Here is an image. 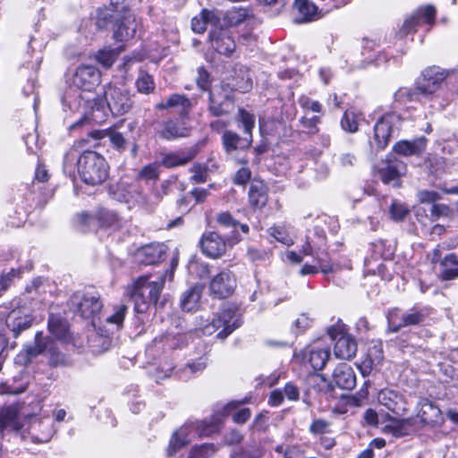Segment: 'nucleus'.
<instances>
[{
	"mask_svg": "<svg viewBox=\"0 0 458 458\" xmlns=\"http://www.w3.org/2000/svg\"><path fill=\"white\" fill-rule=\"evenodd\" d=\"M92 110V119H101L98 112H105L106 106L114 115H123L128 113L132 107V100L129 92L120 87L108 86L104 92V99L94 98L88 100Z\"/></svg>",
	"mask_w": 458,
	"mask_h": 458,
	"instance_id": "f03ea898",
	"label": "nucleus"
},
{
	"mask_svg": "<svg viewBox=\"0 0 458 458\" xmlns=\"http://www.w3.org/2000/svg\"><path fill=\"white\" fill-rule=\"evenodd\" d=\"M48 330L59 341L67 342L70 338L69 324L59 315H50Z\"/></svg>",
	"mask_w": 458,
	"mask_h": 458,
	"instance_id": "cd10ccee",
	"label": "nucleus"
},
{
	"mask_svg": "<svg viewBox=\"0 0 458 458\" xmlns=\"http://www.w3.org/2000/svg\"><path fill=\"white\" fill-rule=\"evenodd\" d=\"M126 311L127 306L121 304L115 309L114 313L106 318V321L108 323L115 324L117 327H121L123 322Z\"/></svg>",
	"mask_w": 458,
	"mask_h": 458,
	"instance_id": "13d9d810",
	"label": "nucleus"
},
{
	"mask_svg": "<svg viewBox=\"0 0 458 458\" xmlns=\"http://www.w3.org/2000/svg\"><path fill=\"white\" fill-rule=\"evenodd\" d=\"M185 119L168 120L163 123V128L158 131L159 137L165 140H174L189 135L190 128L186 125Z\"/></svg>",
	"mask_w": 458,
	"mask_h": 458,
	"instance_id": "393cba45",
	"label": "nucleus"
},
{
	"mask_svg": "<svg viewBox=\"0 0 458 458\" xmlns=\"http://www.w3.org/2000/svg\"><path fill=\"white\" fill-rule=\"evenodd\" d=\"M191 180L196 183L205 182L208 179L207 168L201 165H194L191 167Z\"/></svg>",
	"mask_w": 458,
	"mask_h": 458,
	"instance_id": "052dcab7",
	"label": "nucleus"
},
{
	"mask_svg": "<svg viewBox=\"0 0 458 458\" xmlns=\"http://www.w3.org/2000/svg\"><path fill=\"white\" fill-rule=\"evenodd\" d=\"M206 367L207 358L205 356H202L199 358L197 360L188 362L183 369V372H187L189 370L191 374H194L204 370Z\"/></svg>",
	"mask_w": 458,
	"mask_h": 458,
	"instance_id": "bf43d9fd",
	"label": "nucleus"
},
{
	"mask_svg": "<svg viewBox=\"0 0 458 458\" xmlns=\"http://www.w3.org/2000/svg\"><path fill=\"white\" fill-rule=\"evenodd\" d=\"M45 280L41 277H37L31 281L30 284H28L25 288V292L27 294H32V298L34 296H39L46 291L45 287Z\"/></svg>",
	"mask_w": 458,
	"mask_h": 458,
	"instance_id": "603ef678",
	"label": "nucleus"
},
{
	"mask_svg": "<svg viewBox=\"0 0 458 458\" xmlns=\"http://www.w3.org/2000/svg\"><path fill=\"white\" fill-rule=\"evenodd\" d=\"M330 356L327 348L310 347L304 351V359L309 361L313 369L321 370Z\"/></svg>",
	"mask_w": 458,
	"mask_h": 458,
	"instance_id": "bb28decb",
	"label": "nucleus"
},
{
	"mask_svg": "<svg viewBox=\"0 0 458 458\" xmlns=\"http://www.w3.org/2000/svg\"><path fill=\"white\" fill-rule=\"evenodd\" d=\"M98 220L102 226L106 227H116L119 224V218L117 215L110 210L101 208L98 212Z\"/></svg>",
	"mask_w": 458,
	"mask_h": 458,
	"instance_id": "a18cd8bd",
	"label": "nucleus"
},
{
	"mask_svg": "<svg viewBox=\"0 0 458 458\" xmlns=\"http://www.w3.org/2000/svg\"><path fill=\"white\" fill-rule=\"evenodd\" d=\"M333 380L342 389L351 390L356 386L355 373L352 368L346 363H340L335 369Z\"/></svg>",
	"mask_w": 458,
	"mask_h": 458,
	"instance_id": "5701e85b",
	"label": "nucleus"
},
{
	"mask_svg": "<svg viewBox=\"0 0 458 458\" xmlns=\"http://www.w3.org/2000/svg\"><path fill=\"white\" fill-rule=\"evenodd\" d=\"M360 115L352 110H347L341 120L342 128L348 132H356L359 129Z\"/></svg>",
	"mask_w": 458,
	"mask_h": 458,
	"instance_id": "a19ab883",
	"label": "nucleus"
},
{
	"mask_svg": "<svg viewBox=\"0 0 458 458\" xmlns=\"http://www.w3.org/2000/svg\"><path fill=\"white\" fill-rule=\"evenodd\" d=\"M228 240H224L217 233L209 232L204 233L200 240L202 252L209 258L217 259L225 253Z\"/></svg>",
	"mask_w": 458,
	"mask_h": 458,
	"instance_id": "4468645a",
	"label": "nucleus"
},
{
	"mask_svg": "<svg viewBox=\"0 0 458 458\" xmlns=\"http://www.w3.org/2000/svg\"><path fill=\"white\" fill-rule=\"evenodd\" d=\"M268 233L271 236H273L277 242L286 245L291 246L293 244V239L288 232L285 225H276L270 227L268 229Z\"/></svg>",
	"mask_w": 458,
	"mask_h": 458,
	"instance_id": "37998d69",
	"label": "nucleus"
},
{
	"mask_svg": "<svg viewBox=\"0 0 458 458\" xmlns=\"http://www.w3.org/2000/svg\"><path fill=\"white\" fill-rule=\"evenodd\" d=\"M301 122L303 127L310 129L311 132L318 131L317 124L319 123L318 116H313L311 118L303 117Z\"/></svg>",
	"mask_w": 458,
	"mask_h": 458,
	"instance_id": "774afa93",
	"label": "nucleus"
},
{
	"mask_svg": "<svg viewBox=\"0 0 458 458\" xmlns=\"http://www.w3.org/2000/svg\"><path fill=\"white\" fill-rule=\"evenodd\" d=\"M249 199L251 206L264 207L267 201V187L261 182H252L249 191Z\"/></svg>",
	"mask_w": 458,
	"mask_h": 458,
	"instance_id": "f704fd0d",
	"label": "nucleus"
},
{
	"mask_svg": "<svg viewBox=\"0 0 458 458\" xmlns=\"http://www.w3.org/2000/svg\"><path fill=\"white\" fill-rule=\"evenodd\" d=\"M6 428L15 431L21 428L18 421V409L15 406H8L0 411V430Z\"/></svg>",
	"mask_w": 458,
	"mask_h": 458,
	"instance_id": "2f4dec72",
	"label": "nucleus"
},
{
	"mask_svg": "<svg viewBox=\"0 0 458 458\" xmlns=\"http://www.w3.org/2000/svg\"><path fill=\"white\" fill-rule=\"evenodd\" d=\"M191 432V426L185 425L173 435L167 449L169 455L175 454L179 449L187 445L191 442V439L189 437Z\"/></svg>",
	"mask_w": 458,
	"mask_h": 458,
	"instance_id": "7c9ffc66",
	"label": "nucleus"
},
{
	"mask_svg": "<svg viewBox=\"0 0 458 458\" xmlns=\"http://www.w3.org/2000/svg\"><path fill=\"white\" fill-rule=\"evenodd\" d=\"M250 409L243 408V409L236 411L233 415V420L235 423L243 424V423H245L250 419Z\"/></svg>",
	"mask_w": 458,
	"mask_h": 458,
	"instance_id": "69168bd1",
	"label": "nucleus"
},
{
	"mask_svg": "<svg viewBox=\"0 0 458 458\" xmlns=\"http://www.w3.org/2000/svg\"><path fill=\"white\" fill-rule=\"evenodd\" d=\"M34 321L33 316L25 309L12 310L5 320L6 327L17 337L21 332L30 328Z\"/></svg>",
	"mask_w": 458,
	"mask_h": 458,
	"instance_id": "dca6fc26",
	"label": "nucleus"
},
{
	"mask_svg": "<svg viewBox=\"0 0 458 458\" xmlns=\"http://www.w3.org/2000/svg\"><path fill=\"white\" fill-rule=\"evenodd\" d=\"M330 338L335 342L334 352L336 358L350 360L357 353L355 339L347 333L346 327L343 323H337L328 328Z\"/></svg>",
	"mask_w": 458,
	"mask_h": 458,
	"instance_id": "0eeeda50",
	"label": "nucleus"
},
{
	"mask_svg": "<svg viewBox=\"0 0 458 458\" xmlns=\"http://www.w3.org/2000/svg\"><path fill=\"white\" fill-rule=\"evenodd\" d=\"M451 72L433 65L427 67L421 72L417 81V90L427 96L437 91L443 82L450 76Z\"/></svg>",
	"mask_w": 458,
	"mask_h": 458,
	"instance_id": "6e6552de",
	"label": "nucleus"
},
{
	"mask_svg": "<svg viewBox=\"0 0 458 458\" xmlns=\"http://www.w3.org/2000/svg\"><path fill=\"white\" fill-rule=\"evenodd\" d=\"M89 136L94 140H99L104 137H108L114 148L118 150H124L126 148V140L123 134L115 130L110 128L106 131H95L89 133Z\"/></svg>",
	"mask_w": 458,
	"mask_h": 458,
	"instance_id": "473e14b6",
	"label": "nucleus"
},
{
	"mask_svg": "<svg viewBox=\"0 0 458 458\" xmlns=\"http://www.w3.org/2000/svg\"><path fill=\"white\" fill-rule=\"evenodd\" d=\"M208 79L209 74L208 72L202 67H199L198 69V77L196 79L197 84L199 87L203 89L207 90L208 88Z\"/></svg>",
	"mask_w": 458,
	"mask_h": 458,
	"instance_id": "0e129e2a",
	"label": "nucleus"
},
{
	"mask_svg": "<svg viewBox=\"0 0 458 458\" xmlns=\"http://www.w3.org/2000/svg\"><path fill=\"white\" fill-rule=\"evenodd\" d=\"M428 140L420 137L413 140H400L394 145V151L402 156H420L426 149Z\"/></svg>",
	"mask_w": 458,
	"mask_h": 458,
	"instance_id": "b1692460",
	"label": "nucleus"
},
{
	"mask_svg": "<svg viewBox=\"0 0 458 458\" xmlns=\"http://www.w3.org/2000/svg\"><path fill=\"white\" fill-rule=\"evenodd\" d=\"M223 146L227 153L237 149L248 148L250 146L252 139H242L237 133L225 131L222 137Z\"/></svg>",
	"mask_w": 458,
	"mask_h": 458,
	"instance_id": "c85d7f7f",
	"label": "nucleus"
},
{
	"mask_svg": "<svg viewBox=\"0 0 458 458\" xmlns=\"http://www.w3.org/2000/svg\"><path fill=\"white\" fill-rule=\"evenodd\" d=\"M70 309L83 318H94L103 308L99 294L95 291H79L69 300Z\"/></svg>",
	"mask_w": 458,
	"mask_h": 458,
	"instance_id": "20e7f679",
	"label": "nucleus"
},
{
	"mask_svg": "<svg viewBox=\"0 0 458 458\" xmlns=\"http://www.w3.org/2000/svg\"><path fill=\"white\" fill-rule=\"evenodd\" d=\"M166 247L161 243H151L141 247L136 252L140 263L153 265L165 259Z\"/></svg>",
	"mask_w": 458,
	"mask_h": 458,
	"instance_id": "412c9836",
	"label": "nucleus"
},
{
	"mask_svg": "<svg viewBox=\"0 0 458 458\" xmlns=\"http://www.w3.org/2000/svg\"><path fill=\"white\" fill-rule=\"evenodd\" d=\"M436 10L433 6L428 5L423 8H420L414 14L404 21L400 34L404 37L413 31L416 26L421 22L433 23Z\"/></svg>",
	"mask_w": 458,
	"mask_h": 458,
	"instance_id": "a211bd4d",
	"label": "nucleus"
},
{
	"mask_svg": "<svg viewBox=\"0 0 458 458\" xmlns=\"http://www.w3.org/2000/svg\"><path fill=\"white\" fill-rule=\"evenodd\" d=\"M138 22L132 14H128L118 23L114 38L119 41H127L132 38L137 31Z\"/></svg>",
	"mask_w": 458,
	"mask_h": 458,
	"instance_id": "a878e982",
	"label": "nucleus"
},
{
	"mask_svg": "<svg viewBox=\"0 0 458 458\" xmlns=\"http://www.w3.org/2000/svg\"><path fill=\"white\" fill-rule=\"evenodd\" d=\"M330 422L322 419H317L310 426V432L313 435L328 433L330 430Z\"/></svg>",
	"mask_w": 458,
	"mask_h": 458,
	"instance_id": "5fc2aeb1",
	"label": "nucleus"
},
{
	"mask_svg": "<svg viewBox=\"0 0 458 458\" xmlns=\"http://www.w3.org/2000/svg\"><path fill=\"white\" fill-rule=\"evenodd\" d=\"M136 87L140 93L148 94L155 89V83L148 73L140 72L136 81Z\"/></svg>",
	"mask_w": 458,
	"mask_h": 458,
	"instance_id": "de8ad7c7",
	"label": "nucleus"
},
{
	"mask_svg": "<svg viewBox=\"0 0 458 458\" xmlns=\"http://www.w3.org/2000/svg\"><path fill=\"white\" fill-rule=\"evenodd\" d=\"M78 170L81 180L89 185L101 184L108 176L106 159L95 151H85L78 160Z\"/></svg>",
	"mask_w": 458,
	"mask_h": 458,
	"instance_id": "7ed1b4c3",
	"label": "nucleus"
},
{
	"mask_svg": "<svg viewBox=\"0 0 458 458\" xmlns=\"http://www.w3.org/2000/svg\"><path fill=\"white\" fill-rule=\"evenodd\" d=\"M201 290L199 286L191 287L187 290L181 300V306L186 311H192L197 308L200 299Z\"/></svg>",
	"mask_w": 458,
	"mask_h": 458,
	"instance_id": "4c0bfd02",
	"label": "nucleus"
},
{
	"mask_svg": "<svg viewBox=\"0 0 458 458\" xmlns=\"http://www.w3.org/2000/svg\"><path fill=\"white\" fill-rule=\"evenodd\" d=\"M417 198L420 203H433L441 199V195L434 191L422 190L418 191Z\"/></svg>",
	"mask_w": 458,
	"mask_h": 458,
	"instance_id": "4d7b16f0",
	"label": "nucleus"
},
{
	"mask_svg": "<svg viewBox=\"0 0 458 458\" xmlns=\"http://www.w3.org/2000/svg\"><path fill=\"white\" fill-rule=\"evenodd\" d=\"M276 451L278 454H283L284 458H298L299 457V450L295 446L290 445H277L276 447Z\"/></svg>",
	"mask_w": 458,
	"mask_h": 458,
	"instance_id": "e2e57ef3",
	"label": "nucleus"
},
{
	"mask_svg": "<svg viewBox=\"0 0 458 458\" xmlns=\"http://www.w3.org/2000/svg\"><path fill=\"white\" fill-rule=\"evenodd\" d=\"M450 208L448 206L444 204H433L430 208V219L437 221L440 217H446L450 215Z\"/></svg>",
	"mask_w": 458,
	"mask_h": 458,
	"instance_id": "6e6d98bb",
	"label": "nucleus"
},
{
	"mask_svg": "<svg viewBox=\"0 0 458 458\" xmlns=\"http://www.w3.org/2000/svg\"><path fill=\"white\" fill-rule=\"evenodd\" d=\"M235 286V278L231 272L222 271L213 277L209 289L215 297L226 298L233 293Z\"/></svg>",
	"mask_w": 458,
	"mask_h": 458,
	"instance_id": "2eb2a0df",
	"label": "nucleus"
},
{
	"mask_svg": "<svg viewBox=\"0 0 458 458\" xmlns=\"http://www.w3.org/2000/svg\"><path fill=\"white\" fill-rule=\"evenodd\" d=\"M227 98L220 93L211 91L209 94L208 111L214 116H222L230 113Z\"/></svg>",
	"mask_w": 458,
	"mask_h": 458,
	"instance_id": "c756f323",
	"label": "nucleus"
},
{
	"mask_svg": "<svg viewBox=\"0 0 458 458\" xmlns=\"http://www.w3.org/2000/svg\"><path fill=\"white\" fill-rule=\"evenodd\" d=\"M240 326V315L233 308L228 307L216 313L211 323L204 327L203 332L205 335L217 332L216 337L225 339Z\"/></svg>",
	"mask_w": 458,
	"mask_h": 458,
	"instance_id": "39448f33",
	"label": "nucleus"
},
{
	"mask_svg": "<svg viewBox=\"0 0 458 458\" xmlns=\"http://www.w3.org/2000/svg\"><path fill=\"white\" fill-rule=\"evenodd\" d=\"M285 396L291 401H296L299 399V390L297 386L292 383H287L284 389Z\"/></svg>",
	"mask_w": 458,
	"mask_h": 458,
	"instance_id": "338daca9",
	"label": "nucleus"
},
{
	"mask_svg": "<svg viewBox=\"0 0 458 458\" xmlns=\"http://www.w3.org/2000/svg\"><path fill=\"white\" fill-rule=\"evenodd\" d=\"M390 217L396 221H403L410 214L409 207L397 200H394L389 208Z\"/></svg>",
	"mask_w": 458,
	"mask_h": 458,
	"instance_id": "c03bdc74",
	"label": "nucleus"
},
{
	"mask_svg": "<svg viewBox=\"0 0 458 458\" xmlns=\"http://www.w3.org/2000/svg\"><path fill=\"white\" fill-rule=\"evenodd\" d=\"M216 221L219 227L223 230H228L232 233V235L228 238L230 245H233L240 241L238 235L239 228L242 233H247L249 232V226L245 224H240L233 216L228 212L218 213L216 216Z\"/></svg>",
	"mask_w": 458,
	"mask_h": 458,
	"instance_id": "6ab92c4d",
	"label": "nucleus"
},
{
	"mask_svg": "<svg viewBox=\"0 0 458 458\" xmlns=\"http://www.w3.org/2000/svg\"><path fill=\"white\" fill-rule=\"evenodd\" d=\"M239 120L243 124L244 131L252 139L251 132L255 124L254 116L243 109H239Z\"/></svg>",
	"mask_w": 458,
	"mask_h": 458,
	"instance_id": "864d4df0",
	"label": "nucleus"
},
{
	"mask_svg": "<svg viewBox=\"0 0 458 458\" xmlns=\"http://www.w3.org/2000/svg\"><path fill=\"white\" fill-rule=\"evenodd\" d=\"M193 158L192 154L189 155H179V154H170L166 155L163 158V165L165 167L171 168L178 165H182L190 162Z\"/></svg>",
	"mask_w": 458,
	"mask_h": 458,
	"instance_id": "49530a36",
	"label": "nucleus"
},
{
	"mask_svg": "<svg viewBox=\"0 0 458 458\" xmlns=\"http://www.w3.org/2000/svg\"><path fill=\"white\" fill-rule=\"evenodd\" d=\"M418 417L428 426H437L443 421L440 409L428 399H421L418 404Z\"/></svg>",
	"mask_w": 458,
	"mask_h": 458,
	"instance_id": "4be33fe9",
	"label": "nucleus"
},
{
	"mask_svg": "<svg viewBox=\"0 0 458 458\" xmlns=\"http://www.w3.org/2000/svg\"><path fill=\"white\" fill-rule=\"evenodd\" d=\"M216 449L213 444H204L199 446H194L188 458H210L214 455Z\"/></svg>",
	"mask_w": 458,
	"mask_h": 458,
	"instance_id": "09e8293b",
	"label": "nucleus"
},
{
	"mask_svg": "<svg viewBox=\"0 0 458 458\" xmlns=\"http://www.w3.org/2000/svg\"><path fill=\"white\" fill-rule=\"evenodd\" d=\"M167 274L166 271L158 276H142L127 286L125 294L134 301L138 313L144 312L148 304L157 302Z\"/></svg>",
	"mask_w": 458,
	"mask_h": 458,
	"instance_id": "f257e3e1",
	"label": "nucleus"
},
{
	"mask_svg": "<svg viewBox=\"0 0 458 458\" xmlns=\"http://www.w3.org/2000/svg\"><path fill=\"white\" fill-rule=\"evenodd\" d=\"M299 103L304 109L310 110L315 113H320L322 110V106L319 102L312 100L305 96L300 98Z\"/></svg>",
	"mask_w": 458,
	"mask_h": 458,
	"instance_id": "680f3d73",
	"label": "nucleus"
},
{
	"mask_svg": "<svg viewBox=\"0 0 458 458\" xmlns=\"http://www.w3.org/2000/svg\"><path fill=\"white\" fill-rule=\"evenodd\" d=\"M123 51L122 48L117 49H110V48H103L97 52L95 58L98 63H99L104 68H110L117 55Z\"/></svg>",
	"mask_w": 458,
	"mask_h": 458,
	"instance_id": "ea45409f",
	"label": "nucleus"
},
{
	"mask_svg": "<svg viewBox=\"0 0 458 458\" xmlns=\"http://www.w3.org/2000/svg\"><path fill=\"white\" fill-rule=\"evenodd\" d=\"M154 342L164 343L168 348L176 349L183 344V336L177 333H166L155 337Z\"/></svg>",
	"mask_w": 458,
	"mask_h": 458,
	"instance_id": "79ce46f5",
	"label": "nucleus"
},
{
	"mask_svg": "<svg viewBox=\"0 0 458 458\" xmlns=\"http://www.w3.org/2000/svg\"><path fill=\"white\" fill-rule=\"evenodd\" d=\"M412 424L410 419L398 420L394 422V425L390 428L393 430V433L396 437H402L404 435H408L411 428Z\"/></svg>",
	"mask_w": 458,
	"mask_h": 458,
	"instance_id": "3c124183",
	"label": "nucleus"
},
{
	"mask_svg": "<svg viewBox=\"0 0 458 458\" xmlns=\"http://www.w3.org/2000/svg\"><path fill=\"white\" fill-rule=\"evenodd\" d=\"M378 403L396 416H402L407 411V403L399 391L385 388L377 394Z\"/></svg>",
	"mask_w": 458,
	"mask_h": 458,
	"instance_id": "9b49d317",
	"label": "nucleus"
},
{
	"mask_svg": "<svg viewBox=\"0 0 458 458\" xmlns=\"http://www.w3.org/2000/svg\"><path fill=\"white\" fill-rule=\"evenodd\" d=\"M166 106L169 107L180 108V118L185 119L191 108V103L184 95L174 94L166 100Z\"/></svg>",
	"mask_w": 458,
	"mask_h": 458,
	"instance_id": "58836bf2",
	"label": "nucleus"
},
{
	"mask_svg": "<svg viewBox=\"0 0 458 458\" xmlns=\"http://www.w3.org/2000/svg\"><path fill=\"white\" fill-rule=\"evenodd\" d=\"M25 352L26 361H30L39 354H45L48 359V363L53 367L64 363V356L59 352L55 343L50 337H45L42 332L36 334L34 344L27 346Z\"/></svg>",
	"mask_w": 458,
	"mask_h": 458,
	"instance_id": "423d86ee",
	"label": "nucleus"
},
{
	"mask_svg": "<svg viewBox=\"0 0 458 458\" xmlns=\"http://www.w3.org/2000/svg\"><path fill=\"white\" fill-rule=\"evenodd\" d=\"M54 435L53 423L50 419H40L30 416L26 424V429L22 430L23 438L30 437L32 442L40 444L47 443Z\"/></svg>",
	"mask_w": 458,
	"mask_h": 458,
	"instance_id": "1a4fd4ad",
	"label": "nucleus"
},
{
	"mask_svg": "<svg viewBox=\"0 0 458 458\" xmlns=\"http://www.w3.org/2000/svg\"><path fill=\"white\" fill-rule=\"evenodd\" d=\"M216 19V15L213 12L203 9L202 12L192 18L191 29L196 33H203L207 30V26L209 23H213Z\"/></svg>",
	"mask_w": 458,
	"mask_h": 458,
	"instance_id": "e433bc0d",
	"label": "nucleus"
},
{
	"mask_svg": "<svg viewBox=\"0 0 458 458\" xmlns=\"http://www.w3.org/2000/svg\"><path fill=\"white\" fill-rule=\"evenodd\" d=\"M294 6L301 15L297 22L310 21L319 16L318 7L309 0H295Z\"/></svg>",
	"mask_w": 458,
	"mask_h": 458,
	"instance_id": "c9c22d12",
	"label": "nucleus"
},
{
	"mask_svg": "<svg viewBox=\"0 0 458 458\" xmlns=\"http://www.w3.org/2000/svg\"><path fill=\"white\" fill-rule=\"evenodd\" d=\"M158 175V165L153 163L143 166L139 172L137 178L143 181H157Z\"/></svg>",
	"mask_w": 458,
	"mask_h": 458,
	"instance_id": "8fccbe9b",
	"label": "nucleus"
},
{
	"mask_svg": "<svg viewBox=\"0 0 458 458\" xmlns=\"http://www.w3.org/2000/svg\"><path fill=\"white\" fill-rule=\"evenodd\" d=\"M212 47L219 54L230 55L236 47L235 42L227 29H216L209 33Z\"/></svg>",
	"mask_w": 458,
	"mask_h": 458,
	"instance_id": "f3484780",
	"label": "nucleus"
},
{
	"mask_svg": "<svg viewBox=\"0 0 458 458\" xmlns=\"http://www.w3.org/2000/svg\"><path fill=\"white\" fill-rule=\"evenodd\" d=\"M72 83L82 90L91 91L100 83V72L93 65H81L76 69Z\"/></svg>",
	"mask_w": 458,
	"mask_h": 458,
	"instance_id": "ddd939ff",
	"label": "nucleus"
},
{
	"mask_svg": "<svg viewBox=\"0 0 458 458\" xmlns=\"http://www.w3.org/2000/svg\"><path fill=\"white\" fill-rule=\"evenodd\" d=\"M403 168L401 161L385 160L375 167V174L384 183L388 184L399 179Z\"/></svg>",
	"mask_w": 458,
	"mask_h": 458,
	"instance_id": "aec40b11",
	"label": "nucleus"
},
{
	"mask_svg": "<svg viewBox=\"0 0 458 458\" xmlns=\"http://www.w3.org/2000/svg\"><path fill=\"white\" fill-rule=\"evenodd\" d=\"M428 316L427 309H411L398 318L396 310L390 311L388 314L389 328L393 332H398L403 327L420 325L425 321Z\"/></svg>",
	"mask_w": 458,
	"mask_h": 458,
	"instance_id": "9d476101",
	"label": "nucleus"
},
{
	"mask_svg": "<svg viewBox=\"0 0 458 458\" xmlns=\"http://www.w3.org/2000/svg\"><path fill=\"white\" fill-rule=\"evenodd\" d=\"M399 121L394 113L384 114L374 126V141L377 149H383L388 144L394 124Z\"/></svg>",
	"mask_w": 458,
	"mask_h": 458,
	"instance_id": "f8f14e48",
	"label": "nucleus"
},
{
	"mask_svg": "<svg viewBox=\"0 0 458 458\" xmlns=\"http://www.w3.org/2000/svg\"><path fill=\"white\" fill-rule=\"evenodd\" d=\"M440 274L444 280L458 277V256L451 253L445 257L440 263Z\"/></svg>",
	"mask_w": 458,
	"mask_h": 458,
	"instance_id": "72a5a7b5",
	"label": "nucleus"
}]
</instances>
